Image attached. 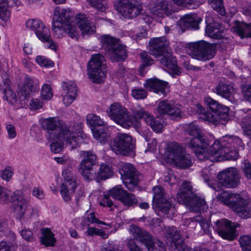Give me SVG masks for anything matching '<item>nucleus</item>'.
<instances>
[{"instance_id":"nucleus-1","label":"nucleus","mask_w":251,"mask_h":251,"mask_svg":"<svg viewBox=\"0 0 251 251\" xmlns=\"http://www.w3.org/2000/svg\"><path fill=\"white\" fill-rule=\"evenodd\" d=\"M242 140L236 136H226L221 141H216L207 151V158L212 161L235 159L238 151L244 149Z\"/></svg>"},{"instance_id":"nucleus-2","label":"nucleus","mask_w":251,"mask_h":251,"mask_svg":"<svg viewBox=\"0 0 251 251\" xmlns=\"http://www.w3.org/2000/svg\"><path fill=\"white\" fill-rule=\"evenodd\" d=\"M204 102L209 107L211 111L206 110L199 104L197 105V113L200 119L214 125L218 124L220 119L225 121L228 119L229 114L228 107L222 105L209 97L204 98Z\"/></svg>"},{"instance_id":"nucleus-3","label":"nucleus","mask_w":251,"mask_h":251,"mask_svg":"<svg viewBox=\"0 0 251 251\" xmlns=\"http://www.w3.org/2000/svg\"><path fill=\"white\" fill-rule=\"evenodd\" d=\"M169 44L165 37L155 38L150 40L149 49L150 53L157 58L161 64L175 71L176 62L172 56Z\"/></svg>"},{"instance_id":"nucleus-4","label":"nucleus","mask_w":251,"mask_h":251,"mask_svg":"<svg viewBox=\"0 0 251 251\" xmlns=\"http://www.w3.org/2000/svg\"><path fill=\"white\" fill-rule=\"evenodd\" d=\"M192 221L198 223L206 234H209L212 229H215L224 239L231 241L236 237L235 228L238 225H235L226 219L217 220L213 227L207 220L200 216L195 217Z\"/></svg>"},{"instance_id":"nucleus-5","label":"nucleus","mask_w":251,"mask_h":251,"mask_svg":"<svg viewBox=\"0 0 251 251\" xmlns=\"http://www.w3.org/2000/svg\"><path fill=\"white\" fill-rule=\"evenodd\" d=\"M179 203L185 205L191 211L201 212L208 208L204 199L198 196L193 191L190 182L184 181L179 188L177 195Z\"/></svg>"},{"instance_id":"nucleus-6","label":"nucleus","mask_w":251,"mask_h":251,"mask_svg":"<svg viewBox=\"0 0 251 251\" xmlns=\"http://www.w3.org/2000/svg\"><path fill=\"white\" fill-rule=\"evenodd\" d=\"M61 131L62 134H58L56 139H48L52 141L50 147L51 151L54 153H59L63 150L64 141L72 150L78 147L83 140L82 133L79 129L69 132L66 126H63Z\"/></svg>"},{"instance_id":"nucleus-7","label":"nucleus","mask_w":251,"mask_h":251,"mask_svg":"<svg viewBox=\"0 0 251 251\" xmlns=\"http://www.w3.org/2000/svg\"><path fill=\"white\" fill-rule=\"evenodd\" d=\"M217 199L232 209L241 218L247 219L250 217V211L247 207L250 200L242 198L239 194L225 191L219 194Z\"/></svg>"},{"instance_id":"nucleus-8","label":"nucleus","mask_w":251,"mask_h":251,"mask_svg":"<svg viewBox=\"0 0 251 251\" xmlns=\"http://www.w3.org/2000/svg\"><path fill=\"white\" fill-rule=\"evenodd\" d=\"M183 128L188 134L194 137L186 143V146L196 153L200 159H203L201 156L203 155L205 148L208 144V140L204 135L201 127L195 123L192 122L185 125Z\"/></svg>"},{"instance_id":"nucleus-9","label":"nucleus","mask_w":251,"mask_h":251,"mask_svg":"<svg viewBox=\"0 0 251 251\" xmlns=\"http://www.w3.org/2000/svg\"><path fill=\"white\" fill-rule=\"evenodd\" d=\"M100 41L113 61H123L126 58V47L122 44L119 39L109 35H104L101 36Z\"/></svg>"},{"instance_id":"nucleus-10","label":"nucleus","mask_w":251,"mask_h":251,"mask_svg":"<svg viewBox=\"0 0 251 251\" xmlns=\"http://www.w3.org/2000/svg\"><path fill=\"white\" fill-rule=\"evenodd\" d=\"M133 238L145 246L148 251H153L155 248L160 251H166V247L159 240L154 241L153 236L146 230L135 226L131 225L129 228Z\"/></svg>"},{"instance_id":"nucleus-11","label":"nucleus","mask_w":251,"mask_h":251,"mask_svg":"<svg viewBox=\"0 0 251 251\" xmlns=\"http://www.w3.org/2000/svg\"><path fill=\"white\" fill-rule=\"evenodd\" d=\"M216 48L215 45L201 40L189 45V54L194 59L206 61L213 58L216 53Z\"/></svg>"},{"instance_id":"nucleus-12","label":"nucleus","mask_w":251,"mask_h":251,"mask_svg":"<svg viewBox=\"0 0 251 251\" xmlns=\"http://www.w3.org/2000/svg\"><path fill=\"white\" fill-rule=\"evenodd\" d=\"M104 56L98 53L92 56L87 66L88 75L95 83H100L106 76V63Z\"/></svg>"},{"instance_id":"nucleus-13","label":"nucleus","mask_w":251,"mask_h":251,"mask_svg":"<svg viewBox=\"0 0 251 251\" xmlns=\"http://www.w3.org/2000/svg\"><path fill=\"white\" fill-rule=\"evenodd\" d=\"M169 157L176 167L186 169L191 166L192 158L189 154L186 153L183 148L177 143H171L168 147Z\"/></svg>"},{"instance_id":"nucleus-14","label":"nucleus","mask_w":251,"mask_h":251,"mask_svg":"<svg viewBox=\"0 0 251 251\" xmlns=\"http://www.w3.org/2000/svg\"><path fill=\"white\" fill-rule=\"evenodd\" d=\"M87 124L91 126L94 138L100 143H104L109 137L106 123L99 116L89 114L86 117Z\"/></svg>"},{"instance_id":"nucleus-15","label":"nucleus","mask_w":251,"mask_h":251,"mask_svg":"<svg viewBox=\"0 0 251 251\" xmlns=\"http://www.w3.org/2000/svg\"><path fill=\"white\" fill-rule=\"evenodd\" d=\"M80 154L83 159L79 163V172L85 179L88 181L95 179L96 169L94 166L96 155L90 151H81Z\"/></svg>"},{"instance_id":"nucleus-16","label":"nucleus","mask_w":251,"mask_h":251,"mask_svg":"<svg viewBox=\"0 0 251 251\" xmlns=\"http://www.w3.org/2000/svg\"><path fill=\"white\" fill-rule=\"evenodd\" d=\"M27 28L35 32L37 37L41 41L48 44V47L56 50V45L50 38V31L48 27L38 19H29L25 23Z\"/></svg>"},{"instance_id":"nucleus-17","label":"nucleus","mask_w":251,"mask_h":251,"mask_svg":"<svg viewBox=\"0 0 251 251\" xmlns=\"http://www.w3.org/2000/svg\"><path fill=\"white\" fill-rule=\"evenodd\" d=\"M108 115L115 122L125 128H128L133 124V119L129 115L127 109L118 103L111 105Z\"/></svg>"},{"instance_id":"nucleus-18","label":"nucleus","mask_w":251,"mask_h":251,"mask_svg":"<svg viewBox=\"0 0 251 251\" xmlns=\"http://www.w3.org/2000/svg\"><path fill=\"white\" fill-rule=\"evenodd\" d=\"M111 148L117 154L128 155L134 149L131 136L128 134L118 133L114 139Z\"/></svg>"},{"instance_id":"nucleus-19","label":"nucleus","mask_w":251,"mask_h":251,"mask_svg":"<svg viewBox=\"0 0 251 251\" xmlns=\"http://www.w3.org/2000/svg\"><path fill=\"white\" fill-rule=\"evenodd\" d=\"M65 126L69 132L75 131L71 126H68L57 118L50 117L44 119L41 121V126L47 133L48 139H54L58 134H62V126Z\"/></svg>"},{"instance_id":"nucleus-20","label":"nucleus","mask_w":251,"mask_h":251,"mask_svg":"<svg viewBox=\"0 0 251 251\" xmlns=\"http://www.w3.org/2000/svg\"><path fill=\"white\" fill-rule=\"evenodd\" d=\"M115 5L118 12L127 19L136 18L142 11V8L137 5L134 0H115Z\"/></svg>"},{"instance_id":"nucleus-21","label":"nucleus","mask_w":251,"mask_h":251,"mask_svg":"<svg viewBox=\"0 0 251 251\" xmlns=\"http://www.w3.org/2000/svg\"><path fill=\"white\" fill-rule=\"evenodd\" d=\"M240 176L235 168H227L217 176L219 184L226 188H235L240 183Z\"/></svg>"},{"instance_id":"nucleus-22","label":"nucleus","mask_w":251,"mask_h":251,"mask_svg":"<svg viewBox=\"0 0 251 251\" xmlns=\"http://www.w3.org/2000/svg\"><path fill=\"white\" fill-rule=\"evenodd\" d=\"M36 85L34 83L33 79L28 75L25 77L24 84L19 88V94H21L19 100H20V106L24 107L27 105V101L30 96V92L35 91Z\"/></svg>"},{"instance_id":"nucleus-23","label":"nucleus","mask_w":251,"mask_h":251,"mask_svg":"<svg viewBox=\"0 0 251 251\" xmlns=\"http://www.w3.org/2000/svg\"><path fill=\"white\" fill-rule=\"evenodd\" d=\"M156 111L160 115H168L172 119L180 118L181 111L179 108L174 106L171 101L163 100L159 102Z\"/></svg>"},{"instance_id":"nucleus-24","label":"nucleus","mask_w":251,"mask_h":251,"mask_svg":"<svg viewBox=\"0 0 251 251\" xmlns=\"http://www.w3.org/2000/svg\"><path fill=\"white\" fill-rule=\"evenodd\" d=\"M144 86L150 91L165 96L169 91L168 83L157 78L148 79L144 83Z\"/></svg>"},{"instance_id":"nucleus-25","label":"nucleus","mask_w":251,"mask_h":251,"mask_svg":"<svg viewBox=\"0 0 251 251\" xmlns=\"http://www.w3.org/2000/svg\"><path fill=\"white\" fill-rule=\"evenodd\" d=\"M126 192L121 186L117 185L109 191L108 195H104L102 200L100 202V204L102 206L110 207L113 205V203L110 199V196L120 201Z\"/></svg>"},{"instance_id":"nucleus-26","label":"nucleus","mask_w":251,"mask_h":251,"mask_svg":"<svg viewBox=\"0 0 251 251\" xmlns=\"http://www.w3.org/2000/svg\"><path fill=\"white\" fill-rule=\"evenodd\" d=\"M11 200L14 214L19 218H22L25 214L28 202L22 195L16 193L11 196Z\"/></svg>"},{"instance_id":"nucleus-27","label":"nucleus","mask_w":251,"mask_h":251,"mask_svg":"<svg viewBox=\"0 0 251 251\" xmlns=\"http://www.w3.org/2000/svg\"><path fill=\"white\" fill-rule=\"evenodd\" d=\"M150 13L153 17H163L164 14L169 16L171 15L172 10L166 0H158L153 5L149 8Z\"/></svg>"},{"instance_id":"nucleus-28","label":"nucleus","mask_w":251,"mask_h":251,"mask_svg":"<svg viewBox=\"0 0 251 251\" xmlns=\"http://www.w3.org/2000/svg\"><path fill=\"white\" fill-rule=\"evenodd\" d=\"M63 93V102L66 106L71 104L76 97V86L73 82H63L62 85Z\"/></svg>"},{"instance_id":"nucleus-29","label":"nucleus","mask_w":251,"mask_h":251,"mask_svg":"<svg viewBox=\"0 0 251 251\" xmlns=\"http://www.w3.org/2000/svg\"><path fill=\"white\" fill-rule=\"evenodd\" d=\"M75 22L82 35L91 34L95 32V27L84 14H77Z\"/></svg>"},{"instance_id":"nucleus-30","label":"nucleus","mask_w":251,"mask_h":251,"mask_svg":"<svg viewBox=\"0 0 251 251\" xmlns=\"http://www.w3.org/2000/svg\"><path fill=\"white\" fill-rule=\"evenodd\" d=\"M238 115L244 133L251 139V109L240 110Z\"/></svg>"},{"instance_id":"nucleus-31","label":"nucleus","mask_w":251,"mask_h":251,"mask_svg":"<svg viewBox=\"0 0 251 251\" xmlns=\"http://www.w3.org/2000/svg\"><path fill=\"white\" fill-rule=\"evenodd\" d=\"M73 18L72 13L69 10L60 9L59 7H56L54 10L53 20L59 22L62 25H67L69 23H72Z\"/></svg>"},{"instance_id":"nucleus-32","label":"nucleus","mask_w":251,"mask_h":251,"mask_svg":"<svg viewBox=\"0 0 251 251\" xmlns=\"http://www.w3.org/2000/svg\"><path fill=\"white\" fill-rule=\"evenodd\" d=\"M0 88L3 91L4 94V99L10 104L16 105L18 107H21V102L16 93L13 92L10 88L8 83V80H5L3 81V85H0Z\"/></svg>"},{"instance_id":"nucleus-33","label":"nucleus","mask_w":251,"mask_h":251,"mask_svg":"<svg viewBox=\"0 0 251 251\" xmlns=\"http://www.w3.org/2000/svg\"><path fill=\"white\" fill-rule=\"evenodd\" d=\"M201 21V18L196 14H191L186 15L181 18L180 25L186 28L198 29Z\"/></svg>"},{"instance_id":"nucleus-34","label":"nucleus","mask_w":251,"mask_h":251,"mask_svg":"<svg viewBox=\"0 0 251 251\" xmlns=\"http://www.w3.org/2000/svg\"><path fill=\"white\" fill-rule=\"evenodd\" d=\"M215 89L218 95L230 101L232 100L235 90L232 86L221 82L216 86Z\"/></svg>"},{"instance_id":"nucleus-35","label":"nucleus","mask_w":251,"mask_h":251,"mask_svg":"<svg viewBox=\"0 0 251 251\" xmlns=\"http://www.w3.org/2000/svg\"><path fill=\"white\" fill-rule=\"evenodd\" d=\"M233 31L236 32L241 39L251 37V24L235 22L232 27Z\"/></svg>"},{"instance_id":"nucleus-36","label":"nucleus","mask_w":251,"mask_h":251,"mask_svg":"<svg viewBox=\"0 0 251 251\" xmlns=\"http://www.w3.org/2000/svg\"><path fill=\"white\" fill-rule=\"evenodd\" d=\"M119 173L122 179L138 176L135 168L130 163L122 164L119 169Z\"/></svg>"},{"instance_id":"nucleus-37","label":"nucleus","mask_w":251,"mask_h":251,"mask_svg":"<svg viewBox=\"0 0 251 251\" xmlns=\"http://www.w3.org/2000/svg\"><path fill=\"white\" fill-rule=\"evenodd\" d=\"M201 176L203 180L209 187L212 188L216 191H222V188L218 184L213 183L212 173L209 168H205L202 169L201 172Z\"/></svg>"},{"instance_id":"nucleus-38","label":"nucleus","mask_w":251,"mask_h":251,"mask_svg":"<svg viewBox=\"0 0 251 251\" xmlns=\"http://www.w3.org/2000/svg\"><path fill=\"white\" fill-rule=\"evenodd\" d=\"M166 237L167 245L171 247L181 240L179 233L174 226L169 227L166 229Z\"/></svg>"},{"instance_id":"nucleus-39","label":"nucleus","mask_w":251,"mask_h":251,"mask_svg":"<svg viewBox=\"0 0 251 251\" xmlns=\"http://www.w3.org/2000/svg\"><path fill=\"white\" fill-rule=\"evenodd\" d=\"M72 184L73 185H69V184L61 185L60 194L64 201L66 202H69L72 200V197L76 188V184Z\"/></svg>"},{"instance_id":"nucleus-40","label":"nucleus","mask_w":251,"mask_h":251,"mask_svg":"<svg viewBox=\"0 0 251 251\" xmlns=\"http://www.w3.org/2000/svg\"><path fill=\"white\" fill-rule=\"evenodd\" d=\"M146 123L156 132H161L164 127V123L160 120L154 118L152 115H147L146 117Z\"/></svg>"},{"instance_id":"nucleus-41","label":"nucleus","mask_w":251,"mask_h":251,"mask_svg":"<svg viewBox=\"0 0 251 251\" xmlns=\"http://www.w3.org/2000/svg\"><path fill=\"white\" fill-rule=\"evenodd\" d=\"M43 236L41 238L42 244L46 246H54L56 240L54 237L53 233L50 229L43 228L42 229Z\"/></svg>"},{"instance_id":"nucleus-42","label":"nucleus","mask_w":251,"mask_h":251,"mask_svg":"<svg viewBox=\"0 0 251 251\" xmlns=\"http://www.w3.org/2000/svg\"><path fill=\"white\" fill-rule=\"evenodd\" d=\"M113 175V171L111 167L106 164H101L98 172H96L95 178L105 180Z\"/></svg>"},{"instance_id":"nucleus-43","label":"nucleus","mask_w":251,"mask_h":251,"mask_svg":"<svg viewBox=\"0 0 251 251\" xmlns=\"http://www.w3.org/2000/svg\"><path fill=\"white\" fill-rule=\"evenodd\" d=\"M219 26L218 24L210 23L206 26L205 32L209 37L219 39L222 36Z\"/></svg>"},{"instance_id":"nucleus-44","label":"nucleus","mask_w":251,"mask_h":251,"mask_svg":"<svg viewBox=\"0 0 251 251\" xmlns=\"http://www.w3.org/2000/svg\"><path fill=\"white\" fill-rule=\"evenodd\" d=\"M153 204V206L155 205L156 208V210L158 211V213L161 212L166 214L169 213L172 206L171 201L168 200L167 198Z\"/></svg>"},{"instance_id":"nucleus-45","label":"nucleus","mask_w":251,"mask_h":251,"mask_svg":"<svg viewBox=\"0 0 251 251\" xmlns=\"http://www.w3.org/2000/svg\"><path fill=\"white\" fill-rule=\"evenodd\" d=\"M132 115L135 119L143 118L146 122V117L147 115H151L139 105L134 106L131 108Z\"/></svg>"},{"instance_id":"nucleus-46","label":"nucleus","mask_w":251,"mask_h":251,"mask_svg":"<svg viewBox=\"0 0 251 251\" xmlns=\"http://www.w3.org/2000/svg\"><path fill=\"white\" fill-rule=\"evenodd\" d=\"M120 201L125 206L128 207L134 206L138 203V200L135 196L127 192Z\"/></svg>"},{"instance_id":"nucleus-47","label":"nucleus","mask_w":251,"mask_h":251,"mask_svg":"<svg viewBox=\"0 0 251 251\" xmlns=\"http://www.w3.org/2000/svg\"><path fill=\"white\" fill-rule=\"evenodd\" d=\"M65 25H62L59 22H56L53 20L52 22V31L54 37L57 38H60L63 36L65 33Z\"/></svg>"},{"instance_id":"nucleus-48","label":"nucleus","mask_w":251,"mask_h":251,"mask_svg":"<svg viewBox=\"0 0 251 251\" xmlns=\"http://www.w3.org/2000/svg\"><path fill=\"white\" fill-rule=\"evenodd\" d=\"M8 7L10 6L7 0H0V18L3 20H7L10 15Z\"/></svg>"},{"instance_id":"nucleus-49","label":"nucleus","mask_w":251,"mask_h":251,"mask_svg":"<svg viewBox=\"0 0 251 251\" xmlns=\"http://www.w3.org/2000/svg\"><path fill=\"white\" fill-rule=\"evenodd\" d=\"M153 191L154 196L153 197V203L158 201H162L166 198V194L164 189L160 186H156L153 187Z\"/></svg>"},{"instance_id":"nucleus-50","label":"nucleus","mask_w":251,"mask_h":251,"mask_svg":"<svg viewBox=\"0 0 251 251\" xmlns=\"http://www.w3.org/2000/svg\"><path fill=\"white\" fill-rule=\"evenodd\" d=\"M62 176L65 179L63 184H69V185H73V183L76 184V176L69 169H65L62 172Z\"/></svg>"},{"instance_id":"nucleus-51","label":"nucleus","mask_w":251,"mask_h":251,"mask_svg":"<svg viewBox=\"0 0 251 251\" xmlns=\"http://www.w3.org/2000/svg\"><path fill=\"white\" fill-rule=\"evenodd\" d=\"M208 2L214 10L222 16L225 15L226 12L223 0H208Z\"/></svg>"},{"instance_id":"nucleus-52","label":"nucleus","mask_w":251,"mask_h":251,"mask_svg":"<svg viewBox=\"0 0 251 251\" xmlns=\"http://www.w3.org/2000/svg\"><path fill=\"white\" fill-rule=\"evenodd\" d=\"M140 56L142 62L140 70H143L145 67L150 66L154 63V60L146 51L141 53Z\"/></svg>"},{"instance_id":"nucleus-53","label":"nucleus","mask_w":251,"mask_h":251,"mask_svg":"<svg viewBox=\"0 0 251 251\" xmlns=\"http://www.w3.org/2000/svg\"><path fill=\"white\" fill-rule=\"evenodd\" d=\"M65 33H66L72 38L78 39V32L75 26L73 25L72 23L68 25H65Z\"/></svg>"},{"instance_id":"nucleus-54","label":"nucleus","mask_w":251,"mask_h":251,"mask_svg":"<svg viewBox=\"0 0 251 251\" xmlns=\"http://www.w3.org/2000/svg\"><path fill=\"white\" fill-rule=\"evenodd\" d=\"M239 243L243 250L251 251V236H242L239 239Z\"/></svg>"},{"instance_id":"nucleus-55","label":"nucleus","mask_w":251,"mask_h":251,"mask_svg":"<svg viewBox=\"0 0 251 251\" xmlns=\"http://www.w3.org/2000/svg\"><path fill=\"white\" fill-rule=\"evenodd\" d=\"M123 180V183L126 186V187L129 191H133L135 187L137 186L139 179L138 176L126 178Z\"/></svg>"},{"instance_id":"nucleus-56","label":"nucleus","mask_w":251,"mask_h":251,"mask_svg":"<svg viewBox=\"0 0 251 251\" xmlns=\"http://www.w3.org/2000/svg\"><path fill=\"white\" fill-rule=\"evenodd\" d=\"M131 95L137 100L144 99L147 96V93L143 88H135L132 90Z\"/></svg>"},{"instance_id":"nucleus-57","label":"nucleus","mask_w":251,"mask_h":251,"mask_svg":"<svg viewBox=\"0 0 251 251\" xmlns=\"http://www.w3.org/2000/svg\"><path fill=\"white\" fill-rule=\"evenodd\" d=\"M51 87L48 84H45L41 90V96L44 100H50L52 96V93L51 91Z\"/></svg>"},{"instance_id":"nucleus-58","label":"nucleus","mask_w":251,"mask_h":251,"mask_svg":"<svg viewBox=\"0 0 251 251\" xmlns=\"http://www.w3.org/2000/svg\"><path fill=\"white\" fill-rule=\"evenodd\" d=\"M241 88L244 99L251 102V85H242Z\"/></svg>"},{"instance_id":"nucleus-59","label":"nucleus","mask_w":251,"mask_h":251,"mask_svg":"<svg viewBox=\"0 0 251 251\" xmlns=\"http://www.w3.org/2000/svg\"><path fill=\"white\" fill-rule=\"evenodd\" d=\"M36 61L39 65L43 67H48L54 65V63L51 60H49L46 57L43 56H37Z\"/></svg>"},{"instance_id":"nucleus-60","label":"nucleus","mask_w":251,"mask_h":251,"mask_svg":"<svg viewBox=\"0 0 251 251\" xmlns=\"http://www.w3.org/2000/svg\"><path fill=\"white\" fill-rule=\"evenodd\" d=\"M150 132H148L147 135L143 136L146 141L148 143V151H153L156 147L157 141L154 138H151L150 135Z\"/></svg>"},{"instance_id":"nucleus-61","label":"nucleus","mask_w":251,"mask_h":251,"mask_svg":"<svg viewBox=\"0 0 251 251\" xmlns=\"http://www.w3.org/2000/svg\"><path fill=\"white\" fill-rule=\"evenodd\" d=\"M13 174V171L10 167H7L0 172V176L2 179L9 181Z\"/></svg>"},{"instance_id":"nucleus-62","label":"nucleus","mask_w":251,"mask_h":251,"mask_svg":"<svg viewBox=\"0 0 251 251\" xmlns=\"http://www.w3.org/2000/svg\"><path fill=\"white\" fill-rule=\"evenodd\" d=\"M172 248L174 251H191V248L184 244L181 240L175 243Z\"/></svg>"},{"instance_id":"nucleus-63","label":"nucleus","mask_w":251,"mask_h":251,"mask_svg":"<svg viewBox=\"0 0 251 251\" xmlns=\"http://www.w3.org/2000/svg\"><path fill=\"white\" fill-rule=\"evenodd\" d=\"M126 245L129 251H141L133 239L127 240Z\"/></svg>"},{"instance_id":"nucleus-64","label":"nucleus","mask_w":251,"mask_h":251,"mask_svg":"<svg viewBox=\"0 0 251 251\" xmlns=\"http://www.w3.org/2000/svg\"><path fill=\"white\" fill-rule=\"evenodd\" d=\"M242 169L245 176L247 178L251 179V163L246 161Z\"/></svg>"}]
</instances>
